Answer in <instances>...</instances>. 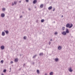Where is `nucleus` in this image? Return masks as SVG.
<instances>
[{"mask_svg":"<svg viewBox=\"0 0 75 75\" xmlns=\"http://www.w3.org/2000/svg\"><path fill=\"white\" fill-rule=\"evenodd\" d=\"M73 26V24L71 23V25L70 26V24L69 23H67L66 25V27L67 28H72Z\"/></svg>","mask_w":75,"mask_h":75,"instance_id":"f257e3e1","label":"nucleus"},{"mask_svg":"<svg viewBox=\"0 0 75 75\" xmlns=\"http://www.w3.org/2000/svg\"><path fill=\"white\" fill-rule=\"evenodd\" d=\"M69 71V72H72V71H73V70L72 69V67H71L70 68H69L68 69Z\"/></svg>","mask_w":75,"mask_h":75,"instance_id":"f03ea898","label":"nucleus"},{"mask_svg":"<svg viewBox=\"0 0 75 75\" xmlns=\"http://www.w3.org/2000/svg\"><path fill=\"white\" fill-rule=\"evenodd\" d=\"M62 34L63 35H67V33H66V32L65 31H63V32H62Z\"/></svg>","mask_w":75,"mask_h":75,"instance_id":"7ed1b4c3","label":"nucleus"},{"mask_svg":"<svg viewBox=\"0 0 75 75\" xmlns=\"http://www.w3.org/2000/svg\"><path fill=\"white\" fill-rule=\"evenodd\" d=\"M1 17L3 18L4 17H5V14L4 13H1Z\"/></svg>","mask_w":75,"mask_h":75,"instance_id":"20e7f679","label":"nucleus"},{"mask_svg":"<svg viewBox=\"0 0 75 75\" xmlns=\"http://www.w3.org/2000/svg\"><path fill=\"white\" fill-rule=\"evenodd\" d=\"M58 48L59 50H61L62 49V47L61 46H59Z\"/></svg>","mask_w":75,"mask_h":75,"instance_id":"39448f33","label":"nucleus"},{"mask_svg":"<svg viewBox=\"0 0 75 75\" xmlns=\"http://www.w3.org/2000/svg\"><path fill=\"white\" fill-rule=\"evenodd\" d=\"M1 50H4V46H2L1 47Z\"/></svg>","mask_w":75,"mask_h":75,"instance_id":"423d86ee","label":"nucleus"},{"mask_svg":"<svg viewBox=\"0 0 75 75\" xmlns=\"http://www.w3.org/2000/svg\"><path fill=\"white\" fill-rule=\"evenodd\" d=\"M1 35L2 36H4L5 35V33L4 32H2Z\"/></svg>","mask_w":75,"mask_h":75,"instance_id":"0eeeda50","label":"nucleus"},{"mask_svg":"<svg viewBox=\"0 0 75 75\" xmlns=\"http://www.w3.org/2000/svg\"><path fill=\"white\" fill-rule=\"evenodd\" d=\"M65 32L66 33H68V34L69 33V30H68V29H66V30Z\"/></svg>","mask_w":75,"mask_h":75,"instance_id":"6e6552de","label":"nucleus"},{"mask_svg":"<svg viewBox=\"0 0 75 75\" xmlns=\"http://www.w3.org/2000/svg\"><path fill=\"white\" fill-rule=\"evenodd\" d=\"M4 31H5L6 34H8V30L6 31L5 30H4Z\"/></svg>","mask_w":75,"mask_h":75,"instance_id":"1a4fd4ad","label":"nucleus"},{"mask_svg":"<svg viewBox=\"0 0 75 75\" xmlns=\"http://www.w3.org/2000/svg\"><path fill=\"white\" fill-rule=\"evenodd\" d=\"M48 8L49 10H51L52 8V6H50Z\"/></svg>","mask_w":75,"mask_h":75,"instance_id":"9d476101","label":"nucleus"},{"mask_svg":"<svg viewBox=\"0 0 75 75\" xmlns=\"http://www.w3.org/2000/svg\"><path fill=\"white\" fill-rule=\"evenodd\" d=\"M40 8H43V7H44V4H41V5L40 6Z\"/></svg>","mask_w":75,"mask_h":75,"instance_id":"9b49d317","label":"nucleus"},{"mask_svg":"<svg viewBox=\"0 0 75 75\" xmlns=\"http://www.w3.org/2000/svg\"><path fill=\"white\" fill-rule=\"evenodd\" d=\"M54 60H55V61H56V62H58V60H59V59H58V58H56L55 59H54Z\"/></svg>","mask_w":75,"mask_h":75,"instance_id":"f8f14e48","label":"nucleus"},{"mask_svg":"<svg viewBox=\"0 0 75 75\" xmlns=\"http://www.w3.org/2000/svg\"><path fill=\"white\" fill-rule=\"evenodd\" d=\"M37 2V0H34L33 1V4H35V3Z\"/></svg>","mask_w":75,"mask_h":75,"instance_id":"ddd939ff","label":"nucleus"},{"mask_svg":"<svg viewBox=\"0 0 75 75\" xmlns=\"http://www.w3.org/2000/svg\"><path fill=\"white\" fill-rule=\"evenodd\" d=\"M14 3L15 5H16V4L17 3V2L16 1H14Z\"/></svg>","mask_w":75,"mask_h":75,"instance_id":"4468645a","label":"nucleus"},{"mask_svg":"<svg viewBox=\"0 0 75 75\" xmlns=\"http://www.w3.org/2000/svg\"><path fill=\"white\" fill-rule=\"evenodd\" d=\"M44 55V54L42 53H40L39 54V55H40V56H41V55Z\"/></svg>","mask_w":75,"mask_h":75,"instance_id":"2eb2a0df","label":"nucleus"},{"mask_svg":"<svg viewBox=\"0 0 75 75\" xmlns=\"http://www.w3.org/2000/svg\"><path fill=\"white\" fill-rule=\"evenodd\" d=\"M4 62V60H2L1 61V64H3V62Z\"/></svg>","mask_w":75,"mask_h":75,"instance_id":"dca6fc26","label":"nucleus"},{"mask_svg":"<svg viewBox=\"0 0 75 75\" xmlns=\"http://www.w3.org/2000/svg\"><path fill=\"white\" fill-rule=\"evenodd\" d=\"M15 62H18V59H15Z\"/></svg>","mask_w":75,"mask_h":75,"instance_id":"f3484780","label":"nucleus"},{"mask_svg":"<svg viewBox=\"0 0 75 75\" xmlns=\"http://www.w3.org/2000/svg\"><path fill=\"white\" fill-rule=\"evenodd\" d=\"M50 75H53V72H51L50 73Z\"/></svg>","mask_w":75,"mask_h":75,"instance_id":"a211bd4d","label":"nucleus"},{"mask_svg":"<svg viewBox=\"0 0 75 75\" xmlns=\"http://www.w3.org/2000/svg\"><path fill=\"white\" fill-rule=\"evenodd\" d=\"M44 22V19H42L41 20V23H43V22Z\"/></svg>","mask_w":75,"mask_h":75,"instance_id":"6ab92c4d","label":"nucleus"},{"mask_svg":"<svg viewBox=\"0 0 75 75\" xmlns=\"http://www.w3.org/2000/svg\"><path fill=\"white\" fill-rule=\"evenodd\" d=\"M62 30H65V27H63L62 28Z\"/></svg>","mask_w":75,"mask_h":75,"instance_id":"aec40b11","label":"nucleus"},{"mask_svg":"<svg viewBox=\"0 0 75 75\" xmlns=\"http://www.w3.org/2000/svg\"><path fill=\"white\" fill-rule=\"evenodd\" d=\"M37 57V54L35 55V56H34L33 57V58H35V57Z\"/></svg>","mask_w":75,"mask_h":75,"instance_id":"412c9836","label":"nucleus"},{"mask_svg":"<svg viewBox=\"0 0 75 75\" xmlns=\"http://www.w3.org/2000/svg\"><path fill=\"white\" fill-rule=\"evenodd\" d=\"M37 72L38 74H40V71L39 70H37Z\"/></svg>","mask_w":75,"mask_h":75,"instance_id":"4be33fe9","label":"nucleus"},{"mask_svg":"<svg viewBox=\"0 0 75 75\" xmlns=\"http://www.w3.org/2000/svg\"><path fill=\"white\" fill-rule=\"evenodd\" d=\"M26 38H27V37H26V36H24L23 38H24V40H26Z\"/></svg>","mask_w":75,"mask_h":75,"instance_id":"5701e85b","label":"nucleus"},{"mask_svg":"<svg viewBox=\"0 0 75 75\" xmlns=\"http://www.w3.org/2000/svg\"><path fill=\"white\" fill-rule=\"evenodd\" d=\"M6 9L5 8H3L2 9V11H5Z\"/></svg>","mask_w":75,"mask_h":75,"instance_id":"b1692460","label":"nucleus"},{"mask_svg":"<svg viewBox=\"0 0 75 75\" xmlns=\"http://www.w3.org/2000/svg\"><path fill=\"white\" fill-rule=\"evenodd\" d=\"M4 72H6V69H4L3 71Z\"/></svg>","mask_w":75,"mask_h":75,"instance_id":"393cba45","label":"nucleus"},{"mask_svg":"<svg viewBox=\"0 0 75 75\" xmlns=\"http://www.w3.org/2000/svg\"><path fill=\"white\" fill-rule=\"evenodd\" d=\"M53 11H55V8L53 7Z\"/></svg>","mask_w":75,"mask_h":75,"instance_id":"a878e982","label":"nucleus"},{"mask_svg":"<svg viewBox=\"0 0 75 75\" xmlns=\"http://www.w3.org/2000/svg\"><path fill=\"white\" fill-rule=\"evenodd\" d=\"M12 5L13 6H14V3H13V2H12Z\"/></svg>","mask_w":75,"mask_h":75,"instance_id":"bb28decb","label":"nucleus"},{"mask_svg":"<svg viewBox=\"0 0 75 75\" xmlns=\"http://www.w3.org/2000/svg\"><path fill=\"white\" fill-rule=\"evenodd\" d=\"M28 10L29 11H30V10H31V9L30 8H28Z\"/></svg>","mask_w":75,"mask_h":75,"instance_id":"cd10ccee","label":"nucleus"},{"mask_svg":"<svg viewBox=\"0 0 75 75\" xmlns=\"http://www.w3.org/2000/svg\"><path fill=\"white\" fill-rule=\"evenodd\" d=\"M10 63L11 64H13V62L12 61H11V62Z\"/></svg>","mask_w":75,"mask_h":75,"instance_id":"c85d7f7f","label":"nucleus"},{"mask_svg":"<svg viewBox=\"0 0 75 75\" xmlns=\"http://www.w3.org/2000/svg\"><path fill=\"white\" fill-rule=\"evenodd\" d=\"M55 34L57 35V34H58V33L57 32H55Z\"/></svg>","mask_w":75,"mask_h":75,"instance_id":"c756f323","label":"nucleus"},{"mask_svg":"<svg viewBox=\"0 0 75 75\" xmlns=\"http://www.w3.org/2000/svg\"><path fill=\"white\" fill-rule=\"evenodd\" d=\"M26 2H28V0H26Z\"/></svg>","mask_w":75,"mask_h":75,"instance_id":"7c9ffc66","label":"nucleus"},{"mask_svg":"<svg viewBox=\"0 0 75 75\" xmlns=\"http://www.w3.org/2000/svg\"><path fill=\"white\" fill-rule=\"evenodd\" d=\"M64 17V16L63 15H62V16H61L62 18V17Z\"/></svg>","mask_w":75,"mask_h":75,"instance_id":"2f4dec72","label":"nucleus"},{"mask_svg":"<svg viewBox=\"0 0 75 75\" xmlns=\"http://www.w3.org/2000/svg\"><path fill=\"white\" fill-rule=\"evenodd\" d=\"M51 44V42H49V45H50Z\"/></svg>","mask_w":75,"mask_h":75,"instance_id":"473e14b6","label":"nucleus"},{"mask_svg":"<svg viewBox=\"0 0 75 75\" xmlns=\"http://www.w3.org/2000/svg\"><path fill=\"white\" fill-rule=\"evenodd\" d=\"M38 20H36V23H38Z\"/></svg>","mask_w":75,"mask_h":75,"instance_id":"72a5a7b5","label":"nucleus"},{"mask_svg":"<svg viewBox=\"0 0 75 75\" xmlns=\"http://www.w3.org/2000/svg\"><path fill=\"white\" fill-rule=\"evenodd\" d=\"M22 16H21L20 17V18H22Z\"/></svg>","mask_w":75,"mask_h":75,"instance_id":"f704fd0d","label":"nucleus"},{"mask_svg":"<svg viewBox=\"0 0 75 75\" xmlns=\"http://www.w3.org/2000/svg\"><path fill=\"white\" fill-rule=\"evenodd\" d=\"M50 41H52V39H51Z\"/></svg>","mask_w":75,"mask_h":75,"instance_id":"c9c22d12","label":"nucleus"},{"mask_svg":"<svg viewBox=\"0 0 75 75\" xmlns=\"http://www.w3.org/2000/svg\"><path fill=\"white\" fill-rule=\"evenodd\" d=\"M45 75H47V73L45 74Z\"/></svg>","mask_w":75,"mask_h":75,"instance_id":"e433bc0d","label":"nucleus"},{"mask_svg":"<svg viewBox=\"0 0 75 75\" xmlns=\"http://www.w3.org/2000/svg\"><path fill=\"white\" fill-rule=\"evenodd\" d=\"M10 70H11V68H10Z\"/></svg>","mask_w":75,"mask_h":75,"instance_id":"4c0bfd02","label":"nucleus"},{"mask_svg":"<svg viewBox=\"0 0 75 75\" xmlns=\"http://www.w3.org/2000/svg\"><path fill=\"white\" fill-rule=\"evenodd\" d=\"M19 3H21V1H19Z\"/></svg>","mask_w":75,"mask_h":75,"instance_id":"58836bf2","label":"nucleus"},{"mask_svg":"<svg viewBox=\"0 0 75 75\" xmlns=\"http://www.w3.org/2000/svg\"><path fill=\"white\" fill-rule=\"evenodd\" d=\"M33 64H34V62L33 63Z\"/></svg>","mask_w":75,"mask_h":75,"instance_id":"ea45409f","label":"nucleus"},{"mask_svg":"<svg viewBox=\"0 0 75 75\" xmlns=\"http://www.w3.org/2000/svg\"><path fill=\"white\" fill-rule=\"evenodd\" d=\"M2 75H4V74H2Z\"/></svg>","mask_w":75,"mask_h":75,"instance_id":"a19ab883","label":"nucleus"},{"mask_svg":"<svg viewBox=\"0 0 75 75\" xmlns=\"http://www.w3.org/2000/svg\"><path fill=\"white\" fill-rule=\"evenodd\" d=\"M24 65H25V64H24L23 66H24Z\"/></svg>","mask_w":75,"mask_h":75,"instance_id":"79ce46f5","label":"nucleus"},{"mask_svg":"<svg viewBox=\"0 0 75 75\" xmlns=\"http://www.w3.org/2000/svg\"><path fill=\"white\" fill-rule=\"evenodd\" d=\"M54 23H55V21H54Z\"/></svg>","mask_w":75,"mask_h":75,"instance_id":"37998d69","label":"nucleus"},{"mask_svg":"<svg viewBox=\"0 0 75 75\" xmlns=\"http://www.w3.org/2000/svg\"><path fill=\"white\" fill-rule=\"evenodd\" d=\"M11 71V70H10V72Z\"/></svg>","mask_w":75,"mask_h":75,"instance_id":"c03bdc74","label":"nucleus"},{"mask_svg":"<svg viewBox=\"0 0 75 75\" xmlns=\"http://www.w3.org/2000/svg\"><path fill=\"white\" fill-rule=\"evenodd\" d=\"M20 56H21V55H20Z\"/></svg>","mask_w":75,"mask_h":75,"instance_id":"a18cd8bd","label":"nucleus"}]
</instances>
